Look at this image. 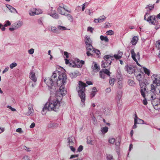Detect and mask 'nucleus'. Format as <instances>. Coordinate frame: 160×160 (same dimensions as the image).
Returning a JSON list of instances; mask_svg holds the SVG:
<instances>
[{"label": "nucleus", "instance_id": "f257e3e1", "mask_svg": "<svg viewBox=\"0 0 160 160\" xmlns=\"http://www.w3.org/2000/svg\"><path fill=\"white\" fill-rule=\"evenodd\" d=\"M67 79L65 73L57 70L53 72L51 78H48L44 79V82L50 88V89H56V86H60L62 84L66 83ZM51 92L53 91L50 90Z\"/></svg>", "mask_w": 160, "mask_h": 160}, {"label": "nucleus", "instance_id": "f03ea898", "mask_svg": "<svg viewBox=\"0 0 160 160\" xmlns=\"http://www.w3.org/2000/svg\"><path fill=\"white\" fill-rule=\"evenodd\" d=\"M87 86L85 83L79 81L78 87L77 88L78 95L82 102H84L85 99V95L84 92L85 90V88Z\"/></svg>", "mask_w": 160, "mask_h": 160}, {"label": "nucleus", "instance_id": "7ed1b4c3", "mask_svg": "<svg viewBox=\"0 0 160 160\" xmlns=\"http://www.w3.org/2000/svg\"><path fill=\"white\" fill-rule=\"evenodd\" d=\"M64 84H62L60 86H57L56 88L57 90L56 92L55 96L57 100L58 101L61 100L63 96L65 95L67 93Z\"/></svg>", "mask_w": 160, "mask_h": 160}, {"label": "nucleus", "instance_id": "20e7f679", "mask_svg": "<svg viewBox=\"0 0 160 160\" xmlns=\"http://www.w3.org/2000/svg\"><path fill=\"white\" fill-rule=\"evenodd\" d=\"M59 102L58 100L53 101L50 102H47L44 105L42 110H54L58 109L59 104Z\"/></svg>", "mask_w": 160, "mask_h": 160}, {"label": "nucleus", "instance_id": "39448f33", "mask_svg": "<svg viewBox=\"0 0 160 160\" xmlns=\"http://www.w3.org/2000/svg\"><path fill=\"white\" fill-rule=\"evenodd\" d=\"M113 57L111 56L107 55L104 57V59L105 60V62L103 61L102 64V67L103 68H107L109 67L112 62L111 60Z\"/></svg>", "mask_w": 160, "mask_h": 160}, {"label": "nucleus", "instance_id": "423d86ee", "mask_svg": "<svg viewBox=\"0 0 160 160\" xmlns=\"http://www.w3.org/2000/svg\"><path fill=\"white\" fill-rule=\"evenodd\" d=\"M23 23L22 21L18 20L13 23L11 27L9 28L10 31H13L21 28L23 25Z\"/></svg>", "mask_w": 160, "mask_h": 160}, {"label": "nucleus", "instance_id": "0eeeda50", "mask_svg": "<svg viewBox=\"0 0 160 160\" xmlns=\"http://www.w3.org/2000/svg\"><path fill=\"white\" fill-rule=\"evenodd\" d=\"M74 144V138L72 137L69 138L68 139V146L72 152L75 153L76 150L73 147Z\"/></svg>", "mask_w": 160, "mask_h": 160}, {"label": "nucleus", "instance_id": "6e6552de", "mask_svg": "<svg viewBox=\"0 0 160 160\" xmlns=\"http://www.w3.org/2000/svg\"><path fill=\"white\" fill-rule=\"evenodd\" d=\"M131 56L133 60L136 62L137 65L141 66V65L138 63L137 59L139 60L140 58L139 52H138L136 54L135 53L133 49H131L130 51Z\"/></svg>", "mask_w": 160, "mask_h": 160}, {"label": "nucleus", "instance_id": "1a4fd4ad", "mask_svg": "<svg viewBox=\"0 0 160 160\" xmlns=\"http://www.w3.org/2000/svg\"><path fill=\"white\" fill-rule=\"evenodd\" d=\"M48 14L55 19H58L59 17V16L56 12V11L53 10L52 8H51L50 10L48 11Z\"/></svg>", "mask_w": 160, "mask_h": 160}, {"label": "nucleus", "instance_id": "9d476101", "mask_svg": "<svg viewBox=\"0 0 160 160\" xmlns=\"http://www.w3.org/2000/svg\"><path fill=\"white\" fill-rule=\"evenodd\" d=\"M125 69L127 72L129 74H132L135 71V68L131 65H127L125 66Z\"/></svg>", "mask_w": 160, "mask_h": 160}, {"label": "nucleus", "instance_id": "9b49d317", "mask_svg": "<svg viewBox=\"0 0 160 160\" xmlns=\"http://www.w3.org/2000/svg\"><path fill=\"white\" fill-rule=\"evenodd\" d=\"M86 47L87 50V55L88 56H91L93 52L92 50L94 48L92 46V44H86Z\"/></svg>", "mask_w": 160, "mask_h": 160}, {"label": "nucleus", "instance_id": "f8f14e48", "mask_svg": "<svg viewBox=\"0 0 160 160\" xmlns=\"http://www.w3.org/2000/svg\"><path fill=\"white\" fill-rule=\"evenodd\" d=\"M147 21L153 25L157 24L158 22L156 16L153 15L150 16L149 19H147Z\"/></svg>", "mask_w": 160, "mask_h": 160}, {"label": "nucleus", "instance_id": "ddd939ff", "mask_svg": "<svg viewBox=\"0 0 160 160\" xmlns=\"http://www.w3.org/2000/svg\"><path fill=\"white\" fill-rule=\"evenodd\" d=\"M141 87L140 92L144 98H145V92L146 91V85L145 83H141L140 85Z\"/></svg>", "mask_w": 160, "mask_h": 160}, {"label": "nucleus", "instance_id": "4468645a", "mask_svg": "<svg viewBox=\"0 0 160 160\" xmlns=\"http://www.w3.org/2000/svg\"><path fill=\"white\" fill-rule=\"evenodd\" d=\"M36 71L35 70L31 71L29 74V77L33 81L35 82L37 81V78L36 75Z\"/></svg>", "mask_w": 160, "mask_h": 160}, {"label": "nucleus", "instance_id": "2eb2a0df", "mask_svg": "<svg viewBox=\"0 0 160 160\" xmlns=\"http://www.w3.org/2000/svg\"><path fill=\"white\" fill-rule=\"evenodd\" d=\"M106 18V17L104 15H102L97 18L95 19L94 22L96 23L102 22L104 21Z\"/></svg>", "mask_w": 160, "mask_h": 160}, {"label": "nucleus", "instance_id": "dca6fc26", "mask_svg": "<svg viewBox=\"0 0 160 160\" xmlns=\"http://www.w3.org/2000/svg\"><path fill=\"white\" fill-rule=\"evenodd\" d=\"M122 96V92L121 91L117 92L116 97V100L118 104H120L121 102V98Z\"/></svg>", "mask_w": 160, "mask_h": 160}, {"label": "nucleus", "instance_id": "f3484780", "mask_svg": "<svg viewBox=\"0 0 160 160\" xmlns=\"http://www.w3.org/2000/svg\"><path fill=\"white\" fill-rule=\"evenodd\" d=\"M76 67L78 68L81 67L84 63V61L82 60L80 61L78 59L75 60Z\"/></svg>", "mask_w": 160, "mask_h": 160}, {"label": "nucleus", "instance_id": "a211bd4d", "mask_svg": "<svg viewBox=\"0 0 160 160\" xmlns=\"http://www.w3.org/2000/svg\"><path fill=\"white\" fill-rule=\"evenodd\" d=\"M80 75V73L77 71H75L73 72H71L69 74L70 77L72 79L75 78L77 76Z\"/></svg>", "mask_w": 160, "mask_h": 160}, {"label": "nucleus", "instance_id": "6ab92c4d", "mask_svg": "<svg viewBox=\"0 0 160 160\" xmlns=\"http://www.w3.org/2000/svg\"><path fill=\"white\" fill-rule=\"evenodd\" d=\"M65 63L66 64H68L70 67H76L75 60L70 62L69 60L67 59H65Z\"/></svg>", "mask_w": 160, "mask_h": 160}, {"label": "nucleus", "instance_id": "aec40b11", "mask_svg": "<svg viewBox=\"0 0 160 160\" xmlns=\"http://www.w3.org/2000/svg\"><path fill=\"white\" fill-rule=\"evenodd\" d=\"M138 40V36H134L132 38L131 41V43L133 45H135L137 43Z\"/></svg>", "mask_w": 160, "mask_h": 160}, {"label": "nucleus", "instance_id": "412c9836", "mask_svg": "<svg viewBox=\"0 0 160 160\" xmlns=\"http://www.w3.org/2000/svg\"><path fill=\"white\" fill-rule=\"evenodd\" d=\"M85 42L86 44H92V41L89 36H86Z\"/></svg>", "mask_w": 160, "mask_h": 160}, {"label": "nucleus", "instance_id": "4be33fe9", "mask_svg": "<svg viewBox=\"0 0 160 160\" xmlns=\"http://www.w3.org/2000/svg\"><path fill=\"white\" fill-rule=\"evenodd\" d=\"M135 117L134 122H135V123H137V124H142L143 123V120L138 118L136 114H135Z\"/></svg>", "mask_w": 160, "mask_h": 160}, {"label": "nucleus", "instance_id": "5701e85b", "mask_svg": "<svg viewBox=\"0 0 160 160\" xmlns=\"http://www.w3.org/2000/svg\"><path fill=\"white\" fill-rule=\"evenodd\" d=\"M21 160H32V159L29 155L26 154L22 156Z\"/></svg>", "mask_w": 160, "mask_h": 160}, {"label": "nucleus", "instance_id": "b1692460", "mask_svg": "<svg viewBox=\"0 0 160 160\" xmlns=\"http://www.w3.org/2000/svg\"><path fill=\"white\" fill-rule=\"evenodd\" d=\"M108 130V128L106 126L101 127L100 129V131L102 134H105L107 133Z\"/></svg>", "mask_w": 160, "mask_h": 160}, {"label": "nucleus", "instance_id": "393cba45", "mask_svg": "<svg viewBox=\"0 0 160 160\" xmlns=\"http://www.w3.org/2000/svg\"><path fill=\"white\" fill-rule=\"evenodd\" d=\"M93 66H92V68L94 72H98L100 69L97 63H93Z\"/></svg>", "mask_w": 160, "mask_h": 160}, {"label": "nucleus", "instance_id": "a878e982", "mask_svg": "<svg viewBox=\"0 0 160 160\" xmlns=\"http://www.w3.org/2000/svg\"><path fill=\"white\" fill-rule=\"evenodd\" d=\"M154 4H149L146 6L145 8L147 12H149L152 10L154 7Z\"/></svg>", "mask_w": 160, "mask_h": 160}, {"label": "nucleus", "instance_id": "bb28decb", "mask_svg": "<svg viewBox=\"0 0 160 160\" xmlns=\"http://www.w3.org/2000/svg\"><path fill=\"white\" fill-rule=\"evenodd\" d=\"M35 8H32L30 9L28 11V13L30 16H32L35 15Z\"/></svg>", "mask_w": 160, "mask_h": 160}, {"label": "nucleus", "instance_id": "cd10ccee", "mask_svg": "<svg viewBox=\"0 0 160 160\" xmlns=\"http://www.w3.org/2000/svg\"><path fill=\"white\" fill-rule=\"evenodd\" d=\"M49 30L51 31L54 33H57L58 32V30L57 28L53 26H50L49 28Z\"/></svg>", "mask_w": 160, "mask_h": 160}, {"label": "nucleus", "instance_id": "c85d7f7f", "mask_svg": "<svg viewBox=\"0 0 160 160\" xmlns=\"http://www.w3.org/2000/svg\"><path fill=\"white\" fill-rule=\"evenodd\" d=\"M22 149L23 150L28 152H32L31 148L27 147L25 145H23L22 146Z\"/></svg>", "mask_w": 160, "mask_h": 160}, {"label": "nucleus", "instance_id": "c756f323", "mask_svg": "<svg viewBox=\"0 0 160 160\" xmlns=\"http://www.w3.org/2000/svg\"><path fill=\"white\" fill-rule=\"evenodd\" d=\"M110 67L109 68H107L105 69H102V70L104 72V73L109 76H110V72L109 71Z\"/></svg>", "mask_w": 160, "mask_h": 160}, {"label": "nucleus", "instance_id": "7c9ffc66", "mask_svg": "<svg viewBox=\"0 0 160 160\" xmlns=\"http://www.w3.org/2000/svg\"><path fill=\"white\" fill-rule=\"evenodd\" d=\"M66 16L68 20L71 22H72L73 21V18L72 15L69 14H65V15Z\"/></svg>", "mask_w": 160, "mask_h": 160}, {"label": "nucleus", "instance_id": "2f4dec72", "mask_svg": "<svg viewBox=\"0 0 160 160\" xmlns=\"http://www.w3.org/2000/svg\"><path fill=\"white\" fill-rule=\"evenodd\" d=\"M24 114L27 116H32L33 115L34 112L32 111H24Z\"/></svg>", "mask_w": 160, "mask_h": 160}, {"label": "nucleus", "instance_id": "473e14b6", "mask_svg": "<svg viewBox=\"0 0 160 160\" xmlns=\"http://www.w3.org/2000/svg\"><path fill=\"white\" fill-rule=\"evenodd\" d=\"M97 92L98 91L97 88L95 87H93L92 88V90L91 93L90 97L92 98L94 97Z\"/></svg>", "mask_w": 160, "mask_h": 160}, {"label": "nucleus", "instance_id": "72a5a7b5", "mask_svg": "<svg viewBox=\"0 0 160 160\" xmlns=\"http://www.w3.org/2000/svg\"><path fill=\"white\" fill-rule=\"evenodd\" d=\"M57 29L58 30V29L60 31H65L69 30L66 27L61 25H58L57 26Z\"/></svg>", "mask_w": 160, "mask_h": 160}, {"label": "nucleus", "instance_id": "f704fd0d", "mask_svg": "<svg viewBox=\"0 0 160 160\" xmlns=\"http://www.w3.org/2000/svg\"><path fill=\"white\" fill-rule=\"evenodd\" d=\"M100 39L102 41H104L106 42H108L109 41V39L107 36H104L102 35H101L100 36Z\"/></svg>", "mask_w": 160, "mask_h": 160}, {"label": "nucleus", "instance_id": "c9c22d12", "mask_svg": "<svg viewBox=\"0 0 160 160\" xmlns=\"http://www.w3.org/2000/svg\"><path fill=\"white\" fill-rule=\"evenodd\" d=\"M142 74L140 73L137 76V79L139 81L140 85V83H143V82H142Z\"/></svg>", "mask_w": 160, "mask_h": 160}, {"label": "nucleus", "instance_id": "e433bc0d", "mask_svg": "<svg viewBox=\"0 0 160 160\" xmlns=\"http://www.w3.org/2000/svg\"><path fill=\"white\" fill-rule=\"evenodd\" d=\"M93 52L91 54V55L94 54V53L96 54L98 56L100 54V51L97 49H95L94 48L92 50Z\"/></svg>", "mask_w": 160, "mask_h": 160}, {"label": "nucleus", "instance_id": "4c0bfd02", "mask_svg": "<svg viewBox=\"0 0 160 160\" xmlns=\"http://www.w3.org/2000/svg\"><path fill=\"white\" fill-rule=\"evenodd\" d=\"M16 132L19 134H22L24 133V131L21 128H19L16 129Z\"/></svg>", "mask_w": 160, "mask_h": 160}, {"label": "nucleus", "instance_id": "58836bf2", "mask_svg": "<svg viewBox=\"0 0 160 160\" xmlns=\"http://www.w3.org/2000/svg\"><path fill=\"white\" fill-rule=\"evenodd\" d=\"M115 141L114 138L112 137H110L108 139V142L111 144H113Z\"/></svg>", "mask_w": 160, "mask_h": 160}, {"label": "nucleus", "instance_id": "ea45409f", "mask_svg": "<svg viewBox=\"0 0 160 160\" xmlns=\"http://www.w3.org/2000/svg\"><path fill=\"white\" fill-rule=\"evenodd\" d=\"M115 81V79L114 78H111L109 80V82L110 85L111 86H113L114 84Z\"/></svg>", "mask_w": 160, "mask_h": 160}, {"label": "nucleus", "instance_id": "a19ab883", "mask_svg": "<svg viewBox=\"0 0 160 160\" xmlns=\"http://www.w3.org/2000/svg\"><path fill=\"white\" fill-rule=\"evenodd\" d=\"M35 15H38L42 13V11L40 9H37L35 8Z\"/></svg>", "mask_w": 160, "mask_h": 160}, {"label": "nucleus", "instance_id": "79ce46f5", "mask_svg": "<svg viewBox=\"0 0 160 160\" xmlns=\"http://www.w3.org/2000/svg\"><path fill=\"white\" fill-rule=\"evenodd\" d=\"M99 73L100 77L103 79H104L105 78V73L102 70Z\"/></svg>", "mask_w": 160, "mask_h": 160}, {"label": "nucleus", "instance_id": "37998d69", "mask_svg": "<svg viewBox=\"0 0 160 160\" xmlns=\"http://www.w3.org/2000/svg\"><path fill=\"white\" fill-rule=\"evenodd\" d=\"M143 69L145 74H147L148 76H149L150 72V70L145 67L143 68Z\"/></svg>", "mask_w": 160, "mask_h": 160}, {"label": "nucleus", "instance_id": "c03bdc74", "mask_svg": "<svg viewBox=\"0 0 160 160\" xmlns=\"http://www.w3.org/2000/svg\"><path fill=\"white\" fill-rule=\"evenodd\" d=\"M128 84L130 86H133L135 84L134 82L131 79L128 80Z\"/></svg>", "mask_w": 160, "mask_h": 160}, {"label": "nucleus", "instance_id": "a18cd8bd", "mask_svg": "<svg viewBox=\"0 0 160 160\" xmlns=\"http://www.w3.org/2000/svg\"><path fill=\"white\" fill-rule=\"evenodd\" d=\"M85 12L87 14L90 16H92V14L93 12L92 11V10H90V9H87Z\"/></svg>", "mask_w": 160, "mask_h": 160}, {"label": "nucleus", "instance_id": "49530a36", "mask_svg": "<svg viewBox=\"0 0 160 160\" xmlns=\"http://www.w3.org/2000/svg\"><path fill=\"white\" fill-rule=\"evenodd\" d=\"M17 65L16 63L13 62L11 63L9 66L10 68L11 69H12L14 68Z\"/></svg>", "mask_w": 160, "mask_h": 160}, {"label": "nucleus", "instance_id": "de8ad7c7", "mask_svg": "<svg viewBox=\"0 0 160 160\" xmlns=\"http://www.w3.org/2000/svg\"><path fill=\"white\" fill-rule=\"evenodd\" d=\"M118 86L119 88H121L122 87V80H118Z\"/></svg>", "mask_w": 160, "mask_h": 160}, {"label": "nucleus", "instance_id": "09e8293b", "mask_svg": "<svg viewBox=\"0 0 160 160\" xmlns=\"http://www.w3.org/2000/svg\"><path fill=\"white\" fill-rule=\"evenodd\" d=\"M63 8L68 12L71 13L72 12L71 9H69L67 7L65 6H63Z\"/></svg>", "mask_w": 160, "mask_h": 160}, {"label": "nucleus", "instance_id": "8fccbe9b", "mask_svg": "<svg viewBox=\"0 0 160 160\" xmlns=\"http://www.w3.org/2000/svg\"><path fill=\"white\" fill-rule=\"evenodd\" d=\"M107 160H114L111 154H108L107 155Z\"/></svg>", "mask_w": 160, "mask_h": 160}, {"label": "nucleus", "instance_id": "3c124183", "mask_svg": "<svg viewBox=\"0 0 160 160\" xmlns=\"http://www.w3.org/2000/svg\"><path fill=\"white\" fill-rule=\"evenodd\" d=\"M106 33L107 35H112L114 34V32L112 30H109L107 31Z\"/></svg>", "mask_w": 160, "mask_h": 160}, {"label": "nucleus", "instance_id": "603ef678", "mask_svg": "<svg viewBox=\"0 0 160 160\" xmlns=\"http://www.w3.org/2000/svg\"><path fill=\"white\" fill-rule=\"evenodd\" d=\"M57 10L58 12L61 14L63 15H65V13L62 11V9L61 8H58L57 9Z\"/></svg>", "mask_w": 160, "mask_h": 160}, {"label": "nucleus", "instance_id": "864d4df0", "mask_svg": "<svg viewBox=\"0 0 160 160\" xmlns=\"http://www.w3.org/2000/svg\"><path fill=\"white\" fill-rule=\"evenodd\" d=\"M79 156L78 154H72L70 155L69 159H71L74 158H78Z\"/></svg>", "mask_w": 160, "mask_h": 160}, {"label": "nucleus", "instance_id": "5fc2aeb1", "mask_svg": "<svg viewBox=\"0 0 160 160\" xmlns=\"http://www.w3.org/2000/svg\"><path fill=\"white\" fill-rule=\"evenodd\" d=\"M83 149V147L82 145L80 146L78 148L77 152H80Z\"/></svg>", "mask_w": 160, "mask_h": 160}, {"label": "nucleus", "instance_id": "6e6d98bb", "mask_svg": "<svg viewBox=\"0 0 160 160\" xmlns=\"http://www.w3.org/2000/svg\"><path fill=\"white\" fill-rule=\"evenodd\" d=\"M5 23L4 25V27H7L8 26H10L11 24L9 20H7L5 22Z\"/></svg>", "mask_w": 160, "mask_h": 160}, {"label": "nucleus", "instance_id": "4d7b16f0", "mask_svg": "<svg viewBox=\"0 0 160 160\" xmlns=\"http://www.w3.org/2000/svg\"><path fill=\"white\" fill-rule=\"evenodd\" d=\"M9 11L11 13H14V12H15L17 13H18L17 11L14 8L12 7H11Z\"/></svg>", "mask_w": 160, "mask_h": 160}, {"label": "nucleus", "instance_id": "13d9d810", "mask_svg": "<svg viewBox=\"0 0 160 160\" xmlns=\"http://www.w3.org/2000/svg\"><path fill=\"white\" fill-rule=\"evenodd\" d=\"M149 13L148 12H146L144 16V20H146L147 21V19H149Z\"/></svg>", "mask_w": 160, "mask_h": 160}, {"label": "nucleus", "instance_id": "bf43d9fd", "mask_svg": "<svg viewBox=\"0 0 160 160\" xmlns=\"http://www.w3.org/2000/svg\"><path fill=\"white\" fill-rule=\"evenodd\" d=\"M34 51V50L33 48H31L28 50V53L30 54H32Z\"/></svg>", "mask_w": 160, "mask_h": 160}, {"label": "nucleus", "instance_id": "052dcab7", "mask_svg": "<svg viewBox=\"0 0 160 160\" xmlns=\"http://www.w3.org/2000/svg\"><path fill=\"white\" fill-rule=\"evenodd\" d=\"M117 78L118 80H122V78L121 74H118L117 76Z\"/></svg>", "mask_w": 160, "mask_h": 160}, {"label": "nucleus", "instance_id": "680f3d73", "mask_svg": "<svg viewBox=\"0 0 160 160\" xmlns=\"http://www.w3.org/2000/svg\"><path fill=\"white\" fill-rule=\"evenodd\" d=\"M93 30L94 28L90 27H88L87 29L88 31L90 32L91 33L93 32Z\"/></svg>", "mask_w": 160, "mask_h": 160}, {"label": "nucleus", "instance_id": "e2e57ef3", "mask_svg": "<svg viewBox=\"0 0 160 160\" xmlns=\"http://www.w3.org/2000/svg\"><path fill=\"white\" fill-rule=\"evenodd\" d=\"M28 108L29 110H33V106L32 104H29L28 105Z\"/></svg>", "mask_w": 160, "mask_h": 160}, {"label": "nucleus", "instance_id": "0e129e2a", "mask_svg": "<svg viewBox=\"0 0 160 160\" xmlns=\"http://www.w3.org/2000/svg\"><path fill=\"white\" fill-rule=\"evenodd\" d=\"M87 142L89 144L92 145L93 144V141L91 139H88Z\"/></svg>", "mask_w": 160, "mask_h": 160}, {"label": "nucleus", "instance_id": "69168bd1", "mask_svg": "<svg viewBox=\"0 0 160 160\" xmlns=\"http://www.w3.org/2000/svg\"><path fill=\"white\" fill-rule=\"evenodd\" d=\"M110 26V24L108 22H106L105 23V27L107 28Z\"/></svg>", "mask_w": 160, "mask_h": 160}, {"label": "nucleus", "instance_id": "338daca9", "mask_svg": "<svg viewBox=\"0 0 160 160\" xmlns=\"http://www.w3.org/2000/svg\"><path fill=\"white\" fill-rule=\"evenodd\" d=\"M80 7V6H78L76 8L75 10V12H78L79 11H80L79 10V8Z\"/></svg>", "mask_w": 160, "mask_h": 160}, {"label": "nucleus", "instance_id": "774afa93", "mask_svg": "<svg viewBox=\"0 0 160 160\" xmlns=\"http://www.w3.org/2000/svg\"><path fill=\"white\" fill-rule=\"evenodd\" d=\"M8 69H9V68L8 67H7L6 68H5V69L2 71V73L4 74L5 72H7L8 70Z\"/></svg>", "mask_w": 160, "mask_h": 160}]
</instances>
